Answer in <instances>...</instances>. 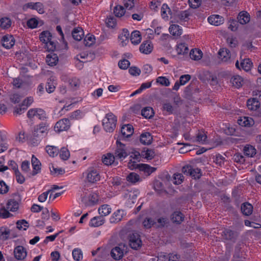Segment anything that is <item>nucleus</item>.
Masks as SVG:
<instances>
[{
	"label": "nucleus",
	"instance_id": "obj_9",
	"mask_svg": "<svg viewBox=\"0 0 261 261\" xmlns=\"http://www.w3.org/2000/svg\"><path fill=\"white\" fill-rule=\"evenodd\" d=\"M2 41L3 46L6 49H10L12 47L15 42L13 36L10 35H5Z\"/></svg>",
	"mask_w": 261,
	"mask_h": 261
},
{
	"label": "nucleus",
	"instance_id": "obj_42",
	"mask_svg": "<svg viewBox=\"0 0 261 261\" xmlns=\"http://www.w3.org/2000/svg\"><path fill=\"white\" fill-rule=\"evenodd\" d=\"M34 116H36L39 119H44L46 118L45 111L41 109H36L34 110Z\"/></svg>",
	"mask_w": 261,
	"mask_h": 261
},
{
	"label": "nucleus",
	"instance_id": "obj_11",
	"mask_svg": "<svg viewBox=\"0 0 261 261\" xmlns=\"http://www.w3.org/2000/svg\"><path fill=\"white\" fill-rule=\"evenodd\" d=\"M87 179L89 182L95 183L100 180V176L96 170L91 169L87 173Z\"/></svg>",
	"mask_w": 261,
	"mask_h": 261
},
{
	"label": "nucleus",
	"instance_id": "obj_35",
	"mask_svg": "<svg viewBox=\"0 0 261 261\" xmlns=\"http://www.w3.org/2000/svg\"><path fill=\"white\" fill-rule=\"evenodd\" d=\"M29 226V223L25 220H18L16 222V229L19 230H26Z\"/></svg>",
	"mask_w": 261,
	"mask_h": 261
},
{
	"label": "nucleus",
	"instance_id": "obj_25",
	"mask_svg": "<svg viewBox=\"0 0 261 261\" xmlns=\"http://www.w3.org/2000/svg\"><path fill=\"white\" fill-rule=\"evenodd\" d=\"M241 211L244 215L249 216L252 213L253 206L248 202L244 203L242 204Z\"/></svg>",
	"mask_w": 261,
	"mask_h": 261
},
{
	"label": "nucleus",
	"instance_id": "obj_61",
	"mask_svg": "<svg viewBox=\"0 0 261 261\" xmlns=\"http://www.w3.org/2000/svg\"><path fill=\"white\" fill-rule=\"evenodd\" d=\"M130 65L129 62L126 59L120 60L118 63V66L122 69H127Z\"/></svg>",
	"mask_w": 261,
	"mask_h": 261
},
{
	"label": "nucleus",
	"instance_id": "obj_24",
	"mask_svg": "<svg viewBox=\"0 0 261 261\" xmlns=\"http://www.w3.org/2000/svg\"><path fill=\"white\" fill-rule=\"evenodd\" d=\"M238 122L239 125L243 126H251L254 123L252 118L246 117L239 119Z\"/></svg>",
	"mask_w": 261,
	"mask_h": 261
},
{
	"label": "nucleus",
	"instance_id": "obj_12",
	"mask_svg": "<svg viewBox=\"0 0 261 261\" xmlns=\"http://www.w3.org/2000/svg\"><path fill=\"white\" fill-rule=\"evenodd\" d=\"M222 236L224 239L234 242L238 237V233L231 230L225 229L223 231Z\"/></svg>",
	"mask_w": 261,
	"mask_h": 261
},
{
	"label": "nucleus",
	"instance_id": "obj_15",
	"mask_svg": "<svg viewBox=\"0 0 261 261\" xmlns=\"http://www.w3.org/2000/svg\"><path fill=\"white\" fill-rule=\"evenodd\" d=\"M20 200L14 199H10L7 203V208L11 212L17 211L19 206Z\"/></svg>",
	"mask_w": 261,
	"mask_h": 261
},
{
	"label": "nucleus",
	"instance_id": "obj_22",
	"mask_svg": "<svg viewBox=\"0 0 261 261\" xmlns=\"http://www.w3.org/2000/svg\"><path fill=\"white\" fill-rule=\"evenodd\" d=\"M230 83L233 87L240 88L243 85V80L240 76L235 75L231 78Z\"/></svg>",
	"mask_w": 261,
	"mask_h": 261
},
{
	"label": "nucleus",
	"instance_id": "obj_57",
	"mask_svg": "<svg viewBox=\"0 0 261 261\" xmlns=\"http://www.w3.org/2000/svg\"><path fill=\"white\" fill-rule=\"evenodd\" d=\"M14 172L15 179L17 182L20 184H23L25 180L24 176L21 174L18 170H16Z\"/></svg>",
	"mask_w": 261,
	"mask_h": 261
},
{
	"label": "nucleus",
	"instance_id": "obj_21",
	"mask_svg": "<svg viewBox=\"0 0 261 261\" xmlns=\"http://www.w3.org/2000/svg\"><path fill=\"white\" fill-rule=\"evenodd\" d=\"M238 22L242 24L248 23L250 21V15L246 12H241L238 16Z\"/></svg>",
	"mask_w": 261,
	"mask_h": 261
},
{
	"label": "nucleus",
	"instance_id": "obj_36",
	"mask_svg": "<svg viewBox=\"0 0 261 261\" xmlns=\"http://www.w3.org/2000/svg\"><path fill=\"white\" fill-rule=\"evenodd\" d=\"M115 156L112 153H107L106 155H103L102 161L103 164L106 165H110L114 162Z\"/></svg>",
	"mask_w": 261,
	"mask_h": 261
},
{
	"label": "nucleus",
	"instance_id": "obj_43",
	"mask_svg": "<svg viewBox=\"0 0 261 261\" xmlns=\"http://www.w3.org/2000/svg\"><path fill=\"white\" fill-rule=\"evenodd\" d=\"M46 151L49 155L51 157H54L58 153V149L56 147L53 146H47Z\"/></svg>",
	"mask_w": 261,
	"mask_h": 261
},
{
	"label": "nucleus",
	"instance_id": "obj_6",
	"mask_svg": "<svg viewBox=\"0 0 261 261\" xmlns=\"http://www.w3.org/2000/svg\"><path fill=\"white\" fill-rule=\"evenodd\" d=\"M126 249V246L123 244H119L118 246L113 248L111 251V256L115 259H120L123 255V251Z\"/></svg>",
	"mask_w": 261,
	"mask_h": 261
},
{
	"label": "nucleus",
	"instance_id": "obj_64",
	"mask_svg": "<svg viewBox=\"0 0 261 261\" xmlns=\"http://www.w3.org/2000/svg\"><path fill=\"white\" fill-rule=\"evenodd\" d=\"M51 192H53V190H48L46 192H44L40 195L38 198L39 201L41 202L45 201L47 198L48 194Z\"/></svg>",
	"mask_w": 261,
	"mask_h": 261
},
{
	"label": "nucleus",
	"instance_id": "obj_59",
	"mask_svg": "<svg viewBox=\"0 0 261 261\" xmlns=\"http://www.w3.org/2000/svg\"><path fill=\"white\" fill-rule=\"evenodd\" d=\"M28 135L23 132H20L18 137L16 138V140L21 143L25 142L28 140Z\"/></svg>",
	"mask_w": 261,
	"mask_h": 261
},
{
	"label": "nucleus",
	"instance_id": "obj_5",
	"mask_svg": "<svg viewBox=\"0 0 261 261\" xmlns=\"http://www.w3.org/2000/svg\"><path fill=\"white\" fill-rule=\"evenodd\" d=\"M129 244L135 250H138L142 246V241L137 233H133L129 235Z\"/></svg>",
	"mask_w": 261,
	"mask_h": 261
},
{
	"label": "nucleus",
	"instance_id": "obj_63",
	"mask_svg": "<svg viewBox=\"0 0 261 261\" xmlns=\"http://www.w3.org/2000/svg\"><path fill=\"white\" fill-rule=\"evenodd\" d=\"M154 224V221L151 218H146L143 222V226L145 228H150Z\"/></svg>",
	"mask_w": 261,
	"mask_h": 261
},
{
	"label": "nucleus",
	"instance_id": "obj_60",
	"mask_svg": "<svg viewBox=\"0 0 261 261\" xmlns=\"http://www.w3.org/2000/svg\"><path fill=\"white\" fill-rule=\"evenodd\" d=\"M45 45L48 51H54L56 50V43L51 41V39H49V40L45 43Z\"/></svg>",
	"mask_w": 261,
	"mask_h": 261
},
{
	"label": "nucleus",
	"instance_id": "obj_19",
	"mask_svg": "<svg viewBox=\"0 0 261 261\" xmlns=\"http://www.w3.org/2000/svg\"><path fill=\"white\" fill-rule=\"evenodd\" d=\"M218 57L222 62L227 61L230 58L229 50L226 48L221 49L218 52Z\"/></svg>",
	"mask_w": 261,
	"mask_h": 261
},
{
	"label": "nucleus",
	"instance_id": "obj_53",
	"mask_svg": "<svg viewBox=\"0 0 261 261\" xmlns=\"http://www.w3.org/2000/svg\"><path fill=\"white\" fill-rule=\"evenodd\" d=\"M171 12V10L168 5L166 4H164L161 8V15L163 18L168 17V13L169 14Z\"/></svg>",
	"mask_w": 261,
	"mask_h": 261
},
{
	"label": "nucleus",
	"instance_id": "obj_55",
	"mask_svg": "<svg viewBox=\"0 0 261 261\" xmlns=\"http://www.w3.org/2000/svg\"><path fill=\"white\" fill-rule=\"evenodd\" d=\"M34 10H36L39 14H43L44 13V5L40 2L34 3Z\"/></svg>",
	"mask_w": 261,
	"mask_h": 261
},
{
	"label": "nucleus",
	"instance_id": "obj_13",
	"mask_svg": "<svg viewBox=\"0 0 261 261\" xmlns=\"http://www.w3.org/2000/svg\"><path fill=\"white\" fill-rule=\"evenodd\" d=\"M152 44L149 40L143 42L140 46V51L145 54H150L152 51Z\"/></svg>",
	"mask_w": 261,
	"mask_h": 261
},
{
	"label": "nucleus",
	"instance_id": "obj_54",
	"mask_svg": "<svg viewBox=\"0 0 261 261\" xmlns=\"http://www.w3.org/2000/svg\"><path fill=\"white\" fill-rule=\"evenodd\" d=\"M72 256L74 260L79 261L83 257L81 250L79 249H74L72 251Z\"/></svg>",
	"mask_w": 261,
	"mask_h": 261
},
{
	"label": "nucleus",
	"instance_id": "obj_37",
	"mask_svg": "<svg viewBox=\"0 0 261 261\" xmlns=\"http://www.w3.org/2000/svg\"><path fill=\"white\" fill-rule=\"evenodd\" d=\"M169 31L171 34L173 36H180L181 34L182 30L179 29V25L177 24L171 25Z\"/></svg>",
	"mask_w": 261,
	"mask_h": 261
},
{
	"label": "nucleus",
	"instance_id": "obj_29",
	"mask_svg": "<svg viewBox=\"0 0 261 261\" xmlns=\"http://www.w3.org/2000/svg\"><path fill=\"white\" fill-rule=\"evenodd\" d=\"M259 102L255 98L249 99L247 100V106L250 110H256L259 107Z\"/></svg>",
	"mask_w": 261,
	"mask_h": 261
},
{
	"label": "nucleus",
	"instance_id": "obj_50",
	"mask_svg": "<svg viewBox=\"0 0 261 261\" xmlns=\"http://www.w3.org/2000/svg\"><path fill=\"white\" fill-rule=\"evenodd\" d=\"M40 162L34 156V175L37 174L41 170Z\"/></svg>",
	"mask_w": 261,
	"mask_h": 261
},
{
	"label": "nucleus",
	"instance_id": "obj_20",
	"mask_svg": "<svg viewBox=\"0 0 261 261\" xmlns=\"http://www.w3.org/2000/svg\"><path fill=\"white\" fill-rule=\"evenodd\" d=\"M152 137L149 133H143L140 136V142L144 145H149L152 143Z\"/></svg>",
	"mask_w": 261,
	"mask_h": 261
},
{
	"label": "nucleus",
	"instance_id": "obj_32",
	"mask_svg": "<svg viewBox=\"0 0 261 261\" xmlns=\"http://www.w3.org/2000/svg\"><path fill=\"white\" fill-rule=\"evenodd\" d=\"M244 154L249 157H252L256 154V149L252 145H247L244 148Z\"/></svg>",
	"mask_w": 261,
	"mask_h": 261
},
{
	"label": "nucleus",
	"instance_id": "obj_30",
	"mask_svg": "<svg viewBox=\"0 0 261 261\" xmlns=\"http://www.w3.org/2000/svg\"><path fill=\"white\" fill-rule=\"evenodd\" d=\"M191 59L194 60H199L202 57V51L198 49H192L190 53Z\"/></svg>",
	"mask_w": 261,
	"mask_h": 261
},
{
	"label": "nucleus",
	"instance_id": "obj_1",
	"mask_svg": "<svg viewBox=\"0 0 261 261\" xmlns=\"http://www.w3.org/2000/svg\"><path fill=\"white\" fill-rule=\"evenodd\" d=\"M116 117L113 114L111 113L107 114L102 120L104 129L107 132H113L116 127Z\"/></svg>",
	"mask_w": 261,
	"mask_h": 261
},
{
	"label": "nucleus",
	"instance_id": "obj_18",
	"mask_svg": "<svg viewBox=\"0 0 261 261\" xmlns=\"http://www.w3.org/2000/svg\"><path fill=\"white\" fill-rule=\"evenodd\" d=\"M138 169L140 171H143L146 174V175L147 176L150 175L156 169V168L151 167L149 165L145 164H139V165H138Z\"/></svg>",
	"mask_w": 261,
	"mask_h": 261
},
{
	"label": "nucleus",
	"instance_id": "obj_47",
	"mask_svg": "<svg viewBox=\"0 0 261 261\" xmlns=\"http://www.w3.org/2000/svg\"><path fill=\"white\" fill-rule=\"evenodd\" d=\"M142 155L148 160H151L155 156V152L152 149H147L146 150L142 151Z\"/></svg>",
	"mask_w": 261,
	"mask_h": 261
},
{
	"label": "nucleus",
	"instance_id": "obj_56",
	"mask_svg": "<svg viewBox=\"0 0 261 261\" xmlns=\"http://www.w3.org/2000/svg\"><path fill=\"white\" fill-rule=\"evenodd\" d=\"M156 83H159L162 86H168L170 85L169 80L164 76L158 77L156 79Z\"/></svg>",
	"mask_w": 261,
	"mask_h": 261
},
{
	"label": "nucleus",
	"instance_id": "obj_45",
	"mask_svg": "<svg viewBox=\"0 0 261 261\" xmlns=\"http://www.w3.org/2000/svg\"><path fill=\"white\" fill-rule=\"evenodd\" d=\"M127 180L132 183H135L139 181L140 177L139 175L137 173L132 172L129 173L127 176Z\"/></svg>",
	"mask_w": 261,
	"mask_h": 261
},
{
	"label": "nucleus",
	"instance_id": "obj_16",
	"mask_svg": "<svg viewBox=\"0 0 261 261\" xmlns=\"http://www.w3.org/2000/svg\"><path fill=\"white\" fill-rule=\"evenodd\" d=\"M208 21L211 24L218 26L223 23L224 18L219 15H213L208 17Z\"/></svg>",
	"mask_w": 261,
	"mask_h": 261
},
{
	"label": "nucleus",
	"instance_id": "obj_51",
	"mask_svg": "<svg viewBox=\"0 0 261 261\" xmlns=\"http://www.w3.org/2000/svg\"><path fill=\"white\" fill-rule=\"evenodd\" d=\"M173 183L175 185H179L184 180V177L181 173H175L173 176Z\"/></svg>",
	"mask_w": 261,
	"mask_h": 261
},
{
	"label": "nucleus",
	"instance_id": "obj_38",
	"mask_svg": "<svg viewBox=\"0 0 261 261\" xmlns=\"http://www.w3.org/2000/svg\"><path fill=\"white\" fill-rule=\"evenodd\" d=\"M142 115L146 118H150L153 117L154 112L152 108L146 107L142 109Z\"/></svg>",
	"mask_w": 261,
	"mask_h": 261
},
{
	"label": "nucleus",
	"instance_id": "obj_10",
	"mask_svg": "<svg viewBox=\"0 0 261 261\" xmlns=\"http://www.w3.org/2000/svg\"><path fill=\"white\" fill-rule=\"evenodd\" d=\"M15 257L18 260H22L27 256V252L23 247L18 246L14 250Z\"/></svg>",
	"mask_w": 261,
	"mask_h": 261
},
{
	"label": "nucleus",
	"instance_id": "obj_14",
	"mask_svg": "<svg viewBox=\"0 0 261 261\" xmlns=\"http://www.w3.org/2000/svg\"><path fill=\"white\" fill-rule=\"evenodd\" d=\"M134 133V128L132 125H124L121 128V133L124 138L130 137Z\"/></svg>",
	"mask_w": 261,
	"mask_h": 261
},
{
	"label": "nucleus",
	"instance_id": "obj_27",
	"mask_svg": "<svg viewBox=\"0 0 261 261\" xmlns=\"http://www.w3.org/2000/svg\"><path fill=\"white\" fill-rule=\"evenodd\" d=\"M105 221L103 217L101 216L95 217L91 220L90 225L94 227H98L102 225Z\"/></svg>",
	"mask_w": 261,
	"mask_h": 261
},
{
	"label": "nucleus",
	"instance_id": "obj_7",
	"mask_svg": "<svg viewBox=\"0 0 261 261\" xmlns=\"http://www.w3.org/2000/svg\"><path fill=\"white\" fill-rule=\"evenodd\" d=\"M70 126L69 120L67 118H65L59 120L56 123L55 126V129L58 132L67 130L69 128Z\"/></svg>",
	"mask_w": 261,
	"mask_h": 261
},
{
	"label": "nucleus",
	"instance_id": "obj_28",
	"mask_svg": "<svg viewBox=\"0 0 261 261\" xmlns=\"http://www.w3.org/2000/svg\"><path fill=\"white\" fill-rule=\"evenodd\" d=\"M130 40L134 44H139L141 40V36L140 32L138 31H133L131 34Z\"/></svg>",
	"mask_w": 261,
	"mask_h": 261
},
{
	"label": "nucleus",
	"instance_id": "obj_46",
	"mask_svg": "<svg viewBox=\"0 0 261 261\" xmlns=\"http://www.w3.org/2000/svg\"><path fill=\"white\" fill-rule=\"evenodd\" d=\"M60 156L63 160H67L70 156V153L67 148L62 147L60 152Z\"/></svg>",
	"mask_w": 261,
	"mask_h": 261
},
{
	"label": "nucleus",
	"instance_id": "obj_4",
	"mask_svg": "<svg viewBox=\"0 0 261 261\" xmlns=\"http://www.w3.org/2000/svg\"><path fill=\"white\" fill-rule=\"evenodd\" d=\"M12 84L14 87L20 88L24 91L23 93L25 94L31 89L30 83L24 82L19 77L14 79Z\"/></svg>",
	"mask_w": 261,
	"mask_h": 261
},
{
	"label": "nucleus",
	"instance_id": "obj_8",
	"mask_svg": "<svg viewBox=\"0 0 261 261\" xmlns=\"http://www.w3.org/2000/svg\"><path fill=\"white\" fill-rule=\"evenodd\" d=\"M128 155L125 149L124 144H120V146L116 147L115 151L114 156L115 159H122L126 158Z\"/></svg>",
	"mask_w": 261,
	"mask_h": 261
},
{
	"label": "nucleus",
	"instance_id": "obj_31",
	"mask_svg": "<svg viewBox=\"0 0 261 261\" xmlns=\"http://www.w3.org/2000/svg\"><path fill=\"white\" fill-rule=\"evenodd\" d=\"M171 219L174 223L180 224L184 220L183 215L180 212H174L171 216Z\"/></svg>",
	"mask_w": 261,
	"mask_h": 261
},
{
	"label": "nucleus",
	"instance_id": "obj_44",
	"mask_svg": "<svg viewBox=\"0 0 261 261\" xmlns=\"http://www.w3.org/2000/svg\"><path fill=\"white\" fill-rule=\"evenodd\" d=\"M9 187L3 180H0V194H5L8 192Z\"/></svg>",
	"mask_w": 261,
	"mask_h": 261
},
{
	"label": "nucleus",
	"instance_id": "obj_26",
	"mask_svg": "<svg viewBox=\"0 0 261 261\" xmlns=\"http://www.w3.org/2000/svg\"><path fill=\"white\" fill-rule=\"evenodd\" d=\"M73 38L76 41H80L84 36L83 29L81 28L74 29L72 32Z\"/></svg>",
	"mask_w": 261,
	"mask_h": 261
},
{
	"label": "nucleus",
	"instance_id": "obj_34",
	"mask_svg": "<svg viewBox=\"0 0 261 261\" xmlns=\"http://www.w3.org/2000/svg\"><path fill=\"white\" fill-rule=\"evenodd\" d=\"M122 217L123 211L120 210H117L113 214V216L110 218V221L111 223L119 222L122 219Z\"/></svg>",
	"mask_w": 261,
	"mask_h": 261
},
{
	"label": "nucleus",
	"instance_id": "obj_52",
	"mask_svg": "<svg viewBox=\"0 0 261 261\" xmlns=\"http://www.w3.org/2000/svg\"><path fill=\"white\" fill-rule=\"evenodd\" d=\"M124 8L121 6H117L114 8V13L117 17H121L124 14Z\"/></svg>",
	"mask_w": 261,
	"mask_h": 261
},
{
	"label": "nucleus",
	"instance_id": "obj_33",
	"mask_svg": "<svg viewBox=\"0 0 261 261\" xmlns=\"http://www.w3.org/2000/svg\"><path fill=\"white\" fill-rule=\"evenodd\" d=\"M252 66V63L249 58L243 59L241 62V67L246 71H249L251 70Z\"/></svg>",
	"mask_w": 261,
	"mask_h": 261
},
{
	"label": "nucleus",
	"instance_id": "obj_41",
	"mask_svg": "<svg viewBox=\"0 0 261 261\" xmlns=\"http://www.w3.org/2000/svg\"><path fill=\"white\" fill-rule=\"evenodd\" d=\"M39 38L41 41L46 43L49 39H51V35L48 31H43L40 34Z\"/></svg>",
	"mask_w": 261,
	"mask_h": 261
},
{
	"label": "nucleus",
	"instance_id": "obj_2",
	"mask_svg": "<svg viewBox=\"0 0 261 261\" xmlns=\"http://www.w3.org/2000/svg\"><path fill=\"white\" fill-rule=\"evenodd\" d=\"M19 235L16 230H10L6 227H0V240H6L9 238L16 237Z\"/></svg>",
	"mask_w": 261,
	"mask_h": 261
},
{
	"label": "nucleus",
	"instance_id": "obj_39",
	"mask_svg": "<svg viewBox=\"0 0 261 261\" xmlns=\"http://www.w3.org/2000/svg\"><path fill=\"white\" fill-rule=\"evenodd\" d=\"M111 208L107 204L101 205L98 209L99 214L103 217L107 216L111 213Z\"/></svg>",
	"mask_w": 261,
	"mask_h": 261
},
{
	"label": "nucleus",
	"instance_id": "obj_17",
	"mask_svg": "<svg viewBox=\"0 0 261 261\" xmlns=\"http://www.w3.org/2000/svg\"><path fill=\"white\" fill-rule=\"evenodd\" d=\"M12 25L11 19L8 17L0 18V28L2 30H6L11 28Z\"/></svg>",
	"mask_w": 261,
	"mask_h": 261
},
{
	"label": "nucleus",
	"instance_id": "obj_40",
	"mask_svg": "<svg viewBox=\"0 0 261 261\" xmlns=\"http://www.w3.org/2000/svg\"><path fill=\"white\" fill-rule=\"evenodd\" d=\"M176 51L178 55H184L188 53V47L184 43H181L177 45Z\"/></svg>",
	"mask_w": 261,
	"mask_h": 261
},
{
	"label": "nucleus",
	"instance_id": "obj_3",
	"mask_svg": "<svg viewBox=\"0 0 261 261\" xmlns=\"http://www.w3.org/2000/svg\"><path fill=\"white\" fill-rule=\"evenodd\" d=\"M47 134V127L43 123L37 126L34 130V140L36 141L40 140Z\"/></svg>",
	"mask_w": 261,
	"mask_h": 261
},
{
	"label": "nucleus",
	"instance_id": "obj_48",
	"mask_svg": "<svg viewBox=\"0 0 261 261\" xmlns=\"http://www.w3.org/2000/svg\"><path fill=\"white\" fill-rule=\"evenodd\" d=\"M55 89V85L54 82V80L51 79H48L46 86V91L50 93L54 91Z\"/></svg>",
	"mask_w": 261,
	"mask_h": 261
},
{
	"label": "nucleus",
	"instance_id": "obj_58",
	"mask_svg": "<svg viewBox=\"0 0 261 261\" xmlns=\"http://www.w3.org/2000/svg\"><path fill=\"white\" fill-rule=\"evenodd\" d=\"M190 176L194 179H199L201 176L200 169L198 168H193Z\"/></svg>",
	"mask_w": 261,
	"mask_h": 261
},
{
	"label": "nucleus",
	"instance_id": "obj_23",
	"mask_svg": "<svg viewBox=\"0 0 261 261\" xmlns=\"http://www.w3.org/2000/svg\"><path fill=\"white\" fill-rule=\"evenodd\" d=\"M46 61L49 66H55L58 61L57 55L54 53H50L46 56Z\"/></svg>",
	"mask_w": 261,
	"mask_h": 261
},
{
	"label": "nucleus",
	"instance_id": "obj_62",
	"mask_svg": "<svg viewBox=\"0 0 261 261\" xmlns=\"http://www.w3.org/2000/svg\"><path fill=\"white\" fill-rule=\"evenodd\" d=\"M11 214L9 211L4 207L0 208V218L2 219H6L9 218L11 216Z\"/></svg>",
	"mask_w": 261,
	"mask_h": 261
},
{
	"label": "nucleus",
	"instance_id": "obj_49",
	"mask_svg": "<svg viewBox=\"0 0 261 261\" xmlns=\"http://www.w3.org/2000/svg\"><path fill=\"white\" fill-rule=\"evenodd\" d=\"M129 36V34L128 31L126 29H123L122 30V33L119 36V38L121 40L122 43H124L126 41H128V37Z\"/></svg>",
	"mask_w": 261,
	"mask_h": 261
}]
</instances>
